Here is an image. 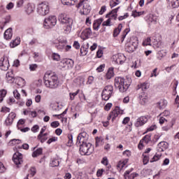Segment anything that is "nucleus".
<instances>
[{"label":"nucleus","instance_id":"f257e3e1","mask_svg":"<svg viewBox=\"0 0 179 179\" xmlns=\"http://www.w3.org/2000/svg\"><path fill=\"white\" fill-rule=\"evenodd\" d=\"M43 80L46 87H49L50 89H57L58 85H59L58 76L52 73H46L44 75Z\"/></svg>","mask_w":179,"mask_h":179},{"label":"nucleus","instance_id":"f03ea898","mask_svg":"<svg viewBox=\"0 0 179 179\" xmlns=\"http://www.w3.org/2000/svg\"><path fill=\"white\" fill-rule=\"evenodd\" d=\"M115 87L119 89L120 92L124 93V92H127V90H128V88L129 87V84L127 83V81H125V79H124V78L116 77L115 78Z\"/></svg>","mask_w":179,"mask_h":179},{"label":"nucleus","instance_id":"7ed1b4c3","mask_svg":"<svg viewBox=\"0 0 179 179\" xmlns=\"http://www.w3.org/2000/svg\"><path fill=\"white\" fill-rule=\"evenodd\" d=\"M80 153L82 156H90L94 152V146L90 143L79 144Z\"/></svg>","mask_w":179,"mask_h":179},{"label":"nucleus","instance_id":"20e7f679","mask_svg":"<svg viewBox=\"0 0 179 179\" xmlns=\"http://www.w3.org/2000/svg\"><path fill=\"white\" fill-rule=\"evenodd\" d=\"M58 20L62 23V24H66L68 30H71V29H72V24H73V20H72V18L62 13L59 15Z\"/></svg>","mask_w":179,"mask_h":179},{"label":"nucleus","instance_id":"39448f33","mask_svg":"<svg viewBox=\"0 0 179 179\" xmlns=\"http://www.w3.org/2000/svg\"><path fill=\"white\" fill-rule=\"evenodd\" d=\"M36 10L41 16H45L50 13V5L48 3L42 2L38 5Z\"/></svg>","mask_w":179,"mask_h":179},{"label":"nucleus","instance_id":"423d86ee","mask_svg":"<svg viewBox=\"0 0 179 179\" xmlns=\"http://www.w3.org/2000/svg\"><path fill=\"white\" fill-rule=\"evenodd\" d=\"M83 6V11H81L83 15H89L90 10H92V7L89 3V0H80L79 3L76 6V8H79Z\"/></svg>","mask_w":179,"mask_h":179},{"label":"nucleus","instance_id":"0eeeda50","mask_svg":"<svg viewBox=\"0 0 179 179\" xmlns=\"http://www.w3.org/2000/svg\"><path fill=\"white\" fill-rule=\"evenodd\" d=\"M118 9H120V7L113 9L111 12L106 15V17L110 18H108L106 21H104L102 23V26H111V24H110V23H111V19H113V20H117V17L118 16V15H117V12H118Z\"/></svg>","mask_w":179,"mask_h":179},{"label":"nucleus","instance_id":"6e6552de","mask_svg":"<svg viewBox=\"0 0 179 179\" xmlns=\"http://www.w3.org/2000/svg\"><path fill=\"white\" fill-rule=\"evenodd\" d=\"M113 85L106 86L101 94L102 100H105V101L110 100V97H111V95L113 94Z\"/></svg>","mask_w":179,"mask_h":179},{"label":"nucleus","instance_id":"1a4fd4ad","mask_svg":"<svg viewBox=\"0 0 179 179\" xmlns=\"http://www.w3.org/2000/svg\"><path fill=\"white\" fill-rule=\"evenodd\" d=\"M89 136L85 131L80 133L77 137V145H82V143H87Z\"/></svg>","mask_w":179,"mask_h":179},{"label":"nucleus","instance_id":"9d476101","mask_svg":"<svg viewBox=\"0 0 179 179\" xmlns=\"http://www.w3.org/2000/svg\"><path fill=\"white\" fill-rule=\"evenodd\" d=\"M123 110H120V107L116 106L115 109L109 114L108 120H110L112 119V121H114L120 114H122Z\"/></svg>","mask_w":179,"mask_h":179},{"label":"nucleus","instance_id":"9b49d317","mask_svg":"<svg viewBox=\"0 0 179 179\" xmlns=\"http://www.w3.org/2000/svg\"><path fill=\"white\" fill-rule=\"evenodd\" d=\"M13 161L16 166H19L23 163V155L22 153L17 152L13 156Z\"/></svg>","mask_w":179,"mask_h":179},{"label":"nucleus","instance_id":"f8f14e48","mask_svg":"<svg viewBox=\"0 0 179 179\" xmlns=\"http://www.w3.org/2000/svg\"><path fill=\"white\" fill-rule=\"evenodd\" d=\"M152 138V134H149L145 135L143 139H141L140 141V143L138 144V149H142V148H143V142H145V143L148 144L149 143V142H150L151 138Z\"/></svg>","mask_w":179,"mask_h":179},{"label":"nucleus","instance_id":"ddd939ff","mask_svg":"<svg viewBox=\"0 0 179 179\" xmlns=\"http://www.w3.org/2000/svg\"><path fill=\"white\" fill-rule=\"evenodd\" d=\"M136 48H138V43L136 42H133L132 43H128L126 45L125 50L127 52H134V51H135V50H136Z\"/></svg>","mask_w":179,"mask_h":179},{"label":"nucleus","instance_id":"4468645a","mask_svg":"<svg viewBox=\"0 0 179 179\" xmlns=\"http://www.w3.org/2000/svg\"><path fill=\"white\" fill-rule=\"evenodd\" d=\"M148 122V117L145 116H141L138 117L135 123V127H142V125H145Z\"/></svg>","mask_w":179,"mask_h":179},{"label":"nucleus","instance_id":"2eb2a0df","mask_svg":"<svg viewBox=\"0 0 179 179\" xmlns=\"http://www.w3.org/2000/svg\"><path fill=\"white\" fill-rule=\"evenodd\" d=\"M0 68L1 71H8L9 69V62L1 58L0 60Z\"/></svg>","mask_w":179,"mask_h":179},{"label":"nucleus","instance_id":"dca6fc26","mask_svg":"<svg viewBox=\"0 0 179 179\" xmlns=\"http://www.w3.org/2000/svg\"><path fill=\"white\" fill-rule=\"evenodd\" d=\"M66 44H68V41H66V39H60L59 40V43L56 45V48L61 51L62 50H64V48H65Z\"/></svg>","mask_w":179,"mask_h":179},{"label":"nucleus","instance_id":"f3484780","mask_svg":"<svg viewBox=\"0 0 179 179\" xmlns=\"http://www.w3.org/2000/svg\"><path fill=\"white\" fill-rule=\"evenodd\" d=\"M34 9H36V6L33 3H29L25 6V13H27V15H31V13L34 12Z\"/></svg>","mask_w":179,"mask_h":179},{"label":"nucleus","instance_id":"a211bd4d","mask_svg":"<svg viewBox=\"0 0 179 179\" xmlns=\"http://www.w3.org/2000/svg\"><path fill=\"white\" fill-rule=\"evenodd\" d=\"M166 149H169V143L166 141H162L158 144V152H164Z\"/></svg>","mask_w":179,"mask_h":179},{"label":"nucleus","instance_id":"6ab92c4d","mask_svg":"<svg viewBox=\"0 0 179 179\" xmlns=\"http://www.w3.org/2000/svg\"><path fill=\"white\" fill-rule=\"evenodd\" d=\"M6 78L10 83H13V82H15V74H13V71L11 70L10 71H8L6 75Z\"/></svg>","mask_w":179,"mask_h":179},{"label":"nucleus","instance_id":"aec40b11","mask_svg":"<svg viewBox=\"0 0 179 179\" xmlns=\"http://www.w3.org/2000/svg\"><path fill=\"white\" fill-rule=\"evenodd\" d=\"M103 23V18H99L94 22L93 29L94 30H99L100 25Z\"/></svg>","mask_w":179,"mask_h":179},{"label":"nucleus","instance_id":"412c9836","mask_svg":"<svg viewBox=\"0 0 179 179\" xmlns=\"http://www.w3.org/2000/svg\"><path fill=\"white\" fill-rule=\"evenodd\" d=\"M12 28H8L5 32H4V38L6 40H10L12 38Z\"/></svg>","mask_w":179,"mask_h":179},{"label":"nucleus","instance_id":"4be33fe9","mask_svg":"<svg viewBox=\"0 0 179 179\" xmlns=\"http://www.w3.org/2000/svg\"><path fill=\"white\" fill-rule=\"evenodd\" d=\"M61 1L63 5H67L68 6H71L72 5H75V3H76V1L78 0H61Z\"/></svg>","mask_w":179,"mask_h":179},{"label":"nucleus","instance_id":"5701e85b","mask_svg":"<svg viewBox=\"0 0 179 179\" xmlns=\"http://www.w3.org/2000/svg\"><path fill=\"white\" fill-rule=\"evenodd\" d=\"M121 30H122V24H119L117 28L115 29L113 31V36L117 37L120 33H121Z\"/></svg>","mask_w":179,"mask_h":179},{"label":"nucleus","instance_id":"b1692460","mask_svg":"<svg viewBox=\"0 0 179 179\" xmlns=\"http://www.w3.org/2000/svg\"><path fill=\"white\" fill-rule=\"evenodd\" d=\"M20 44V38H17L15 40H13L10 43V47L11 48H15V47H17Z\"/></svg>","mask_w":179,"mask_h":179},{"label":"nucleus","instance_id":"393cba45","mask_svg":"<svg viewBox=\"0 0 179 179\" xmlns=\"http://www.w3.org/2000/svg\"><path fill=\"white\" fill-rule=\"evenodd\" d=\"M49 19L48 22H50V24L54 27L57 24V17L55 15H51L48 17Z\"/></svg>","mask_w":179,"mask_h":179},{"label":"nucleus","instance_id":"a878e982","mask_svg":"<svg viewBox=\"0 0 179 179\" xmlns=\"http://www.w3.org/2000/svg\"><path fill=\"white\" fill-rule=\"evenodd\" d=\"M7 94L8 91H6V90L3 89L0 90V103H2L3 101V99H5Z\"/></svg>","mask_w":179,"mask_h":179},{"label":"nucleus","instance_id":"bb28decb","mask_svg":"<svg viewBox=\"0 0 179 179\" xmlns=\"http://www.w3.org/2000/svg\"><path fill=\"white\" fill-rule=\"evenodd\" d=\"M49 18H45L43 22V27L45 29H51L52 27V24H51V22L48 21Z\"/></svg>","mask_w":179,"mask_h":179},{"label":"nucleus","instance_id":"cd10ccee","mask_svg":"<svg viewBox=\"0 0 179 179\" xmlns=\"http://www.w3.org/2000/svg\"><path fill=\"white\" fill-rule=\"evenodd\" d=\"M83 36L86 37L87 38L90 37L92 35V29L90 28H87L83 31Z\"/></svg>","mask_w":179,"mask_h":179},{"label":"nucleus","instance_id":"c85d7f7f","mask_svg":"<svg viewBox=\"0 0 179 179\" xmlns=\"http://www.w3.org/2000/svg\"><path fill=\"white\" fill-rule=\"evenodd\" d=\"M113 77H114V69L110 68L106 73V79H111Z\"/></svg>","mask_w":179,"mask_h":179},{"label":"nucleus","instance_id":"c756f323","mask_svg":"<svg viewBox=\"0 0 179 179\" xmlns=\"http://www.w3.org/2000/svg\"><path fill=\"white\" fill-rule=\"evenodd\" d=\"M43 154V148H38L32 153V157H37Z\"/></svg>","mask_w":179,"mask_h":179},{"label":"nucleus","instance_id":"7c9ffc66","mask_svg":"<svg viewBox=\"0 0 179 179\" xmlns=\"http://www.w3.org/2000/svg\"><path fill=\"white\" fill-rule=\"evenodd\" d=\"M167 103V101L163 100L162 101H159L157 103V108H159V110H162V108H164L166 107V103Z\"/></svg>","mask_w":179,"mask_h":179},{"label":"nucleus","instance_id":"2f4dec72","mask_svg":"<svg viewBox=\"0 0 179 179\" xmlns=\"http://www.w3.org/2000/svg\"><path fill=\"white\" fill-rule=\"evenodd\" d=\"M162 157V153L157 154L156 153L152 159L150 160V163H153L154 162H157V160H160Z\"/></svg>","mask_w":179,"mask_h":179},{"label":"nucleus","instance_id":"473e14b6","mask_svg":"<svg viewBox=\"0 0 179 179\" xmlns=\"http://www.w3.org/2000/svg\"><path fill=\"white\" fill-rule=\"evenodd\" d=\"M65 64H67L68 68H73V64H74L73 60L69 59L65 61Z\"/></svg>","mask_w":179,"mask_h":179},{"label":"nucleus","instance_id":"72a5a7b5","mask_svg":"<svg viewBox=\"0 0 179 179\" xmlns=\"http://www.w3.org/2000/svg\"><path fill=\"white\" fill-rule=\"evenodd\" d=\"M52 59H53V61H59L61 56L58 55V53H52Z\"/></svg>","mask_w":179,"mask_h":179},{"label":"nucleus","instance_id":"f704fd0d","mask_svg":"<svg viewBox=\"0 0 179 179\" xmlns=\"http://www.w3.org/2000/svg\"><path fill=\"white\" fill-rule=\"evenodd\" d=\"M59 166V161L58 159H53L50 163L51 167H58Z\"/></svg>","mask_w":179,"mask_h":179},{"label":"nucleus","instance_id":"c9c22d12","mask_svg":"<svg viewBox=\"0 0 179 179\" xmlns=\"http://www.w3.org/2000/svg\"><path fill=\"white\" fill-rule=\"evenodd\" d=\"M9 143L10 145H19L20 143H22V141L20 139H12Z\"/></svg>","mask_w":179,"mask_h":179},{"label":"nucleus","instance_id":"e433bc0d","mask_svg":"<svg viewBox=\"0 0 179 179\" xmlns=\"http://www.w3.org/2000/svg\"><path fill=\"white\" fill-rule=\"evenodd\" d=\"M79 92L80 90H78L76 92H73V93H70V100H75V96H78V94H79Z\"/></svg>","mask_w":179,"mask_h":179},{"label":"nucleus","instance_id":"4c0bfd02","mask_svg":"<svg viewBox=\"0 0 179 179\" xmlns=\"http://www.w3.org/2000/svg\"><path fill=\"white\" fill-rule=\"evenodd\" d=\"M87 50H88V48H85L84 46H82L80 48V54H81V55H87Z\"/></svg>","mask_w":179,"mask_h":179},{"label":"nucleus","instance_id":"58836bf2","mask_svg":"<svg viewBox=\"0 0 179 179\" xmlns=\"http://www.w3.org/2000/svg\"><path fill=\"white\" fill-rule=\"evenodd\" d=\"M5 122H6V125H7V126L12 125V124L13 123V119L10 118V117H9V116H8Z\"/></svg>","mask_w":179,"mask_h":179},{"label":"nucleus","instance_id":"ea45409f","mask_svg":"<svg viewBox=\"0 0 179 179\" xmlns=\"http://www.w3.org/2000/svg\"><path fill=\"white\" fill-rule=\"evenodd\" d=\"M171 5L173 8H178V6H179V0H175L174 1H172V3H171Z\"/></svg>","mask_w":179,"mask_h":179},{"label":"nucleus","instance_id":"a19ab883","mask_svg":"<svg viewBox=\"0 0 179 179\" xmlns=\"http://www.w3.org/2000/svg\"><path fill=\"white\" fill-rule=\"evenodd\" d=\"M143 162L144 165L148 164V163H149V157L143 155Z\"/></svg>","mask_w":179,"mask_h":179},{"label":"nucleus","instance_id":"79ce46f5","mask_svg":"<svg viewBox=\"0 0 179 179\" xmlns=\"http://www.w3.org/2000/svg\"><path fill=\"white\" fill-rule=\"evenodd\" d=\"M128 33H129V29L128 28H127L124 29L123 34L122 36V41L124 40L125 37H127V34H128Z\"/></svg>","mask_w":179,"mask_h":179},{"label":"nucleus","instance_id":"37998d69","mask_svg":"<svg viewBox=\"0 0 179 179\" xmlns=\"http://www.w3.org/2000/svg\"><path fill=\"white\" fill-rule=\"evenodd\" d=\"M13 95L17 100L20 99V94L19 93V92H17V90L13 91Z\"/></svg>","mask_w":179,"mask_h":179},{"label":"nucleus","instance_id":"c03bdc74","mask_svg":"<svg viewBox=\"0 0 179 179\" xmlns=\"http://www.w3.org/2000/svg\"><path fill=\"white\" fill-rule=\"evenodd\" d=\"M52 128H57V127H59V122L58 121H55V122H52L51 124H50Z\"/></svg>","mask_w":179,"mask_h":179},{"label":"nucleus","instance_id":"a18cd8bd","mask_svg":"<svg viewBox=\"0 0 179 179\" xmlns=\"http://www.w3.org/2000/svg\"><path fill=\"white\" fill-rule=\"evenodd\" d=\"M143 13V12H137L136 10H135V11H133L132 16H134V17H137V16L142 15Z\"/></svg>","mask_w":179,"mask_h":179},{"label":"nucleus","instance_id":"49530a36","mask_svg":"<svg viewBox=\"0 0 179 179\" xmlns=\"http://www.w3.org/2000/svg\"><path fill=\"white\" fill-rule=\"evenodd\" d=\"M104 68H106V64H101V65L96 69V70L98 71V72H103V71H104Z\"/></svg>","mask_w":179,"mask_h":179},{"label":"nucleus","instance_id":"de8ad7c7","mask_svg":"<svg viewBox=\"0 0 179 179\" xmlns=\"http://www.w3.org/2000/svg\"><path fill=\"white\" fill-rule=\"evenodd\" d=\"M23 3H24V1L18 0L17 1V8H22V6H23Z\"/></svg>","mask_w":179,"mask_h":179},{"label":"nucleus","instance_id":"09e8293b","mask_svg":"<svg viewBox=\"0 0 179 179\" xmlns=\"http://www.w3.org/2000/svg\"><path fill=\"white\" fill-rule=\"evenodd\" d=\"M152 40L150 38H148L144 42H143V45H151L150 42Z\"/></svg>","mask_w":179,"mask_h":179},{"label":"nucleus","instance_id":"8fccbe9b","mask_svg":"<svg viewBox=\"0 0 179 179\" xmlns=\"http://www.w3.org/2000/svg\"><path fill=\"white\" fill-rule=\"evenodd\" d=\"M103 141V138L101 137H97L96 138V143H95V146L96 148H97L99 146V143H100V142H101Z\"/></svg>","mask_w":179,"mask_h":179},{"label":"nucleus","instance_id":"3c124183","mask_svg":"<svg viewBox=\"0 0 179 179\" xmlns=\"http://www.w3.org/2000/svg\"><path fill=\"white\" fill-rule=\"evenodd\" d=\"M129 16V15H128V13H127L124 15L118 17V20H124V19H127V17H128Z\"/></svg>","mask_w":179,"mask_h":179},{"label":"nucleus","instance_id":"603ef678","mask_svg":"<svg viewBox=\"0 0 179 179\" xmlns=\"http://www.w3.org/2000/svg\"><path fill=\"white\" fill-rule=\"evenodd\" d=\"M157 128V126H156L155 124H154V125H152L151 127H150L148 129H147V131H148V132H150V131H155V129H156Z\"/></svg>","mask_w":179,"mask_h":179},{"label":"nucleus","instance_id":"864d4df0","mask_svg":"<svg viewBox=\"0 0 179 179\" xmlns=\"http://www.w3.org/2000/svg\"><path fill=\"white\" fill-rule=\"evenodd\" d=\"M73 47L74 48H76V50H79L80 48V44H79V42L76 41L73 43Z\"/></svg>","mask_w":179,"mask_h":179},{"label":"nucleus","instance_id":"5fc2aeb1","mask_svg":"<svg viewBox=\"0 0 179 179\" xmlns=\"http://www.w3.org/2000/svg\"><path fill=\"white\" fill-rule=\"evenodd\" d=\"M106 6H102L101 8V10H99V15H103V13H105V11L106 10Z\"/></svg>","mask_w":179,"mask_h":179},{"label":"nucleus","instance_id":"6e6d98bb","mask_svg":"<svg viewBox=\"0 0 179 179\" xmlns=\"http://www.w3.org/2000/svg\"><path fill=\"white\" fill-rule=\"evenodd\" d=\"M118 4H119V3H117V1L113 0V1H110V8H114L115 6H117V5H118Z\"/></svg>","mask_w":179,"mask_h":179},{"label":"nucleus","instance_id":"4d7b16f0","mask_svg":"<svg viewBox=\"0 0 179 179\" xmlns=\"http://www.w3.org/2000/svg\"><path fill=\"white\" fill-rule=\"evenodd\" d=\"M14 6L13 3L10 2L7 6H6V9H8V10H10V9H13Z\"/></svg>","mask_w":179,"mask_h":179},{"label":"nucleus","instance_id":"13d9d810","mask_svg":"<svg viewBox=\"0 0 179 179\" xmlns=\"http://www.w3.org/2000/svg\"><path fill=\"white\" fill-rule=\"evenodd\" d=\"M153 76H155V78H156L157 76V68H155L152 71V73H151V78H153Z\"/></svg>","mask_w":179,"mask_h":179},{"label":"nucleus","instance_id":"bf43d9fd","mask_svg":"<svg viewBox=\"0 0 179 179\" xmlns=\"http://www.w3.org/2000/svg\"><path fill=\"white\" fill-rule=\"evenodd\" d=\"M111 107H113V103H107L106 106H105V110H106V111H108V110H110V108H111Z\"/></svg>","mask_w":179,"mask_h":179},{"label":"nucleus","instance_id":"052dcab7","mask_svg":"<svg viewBox=\"0 0 179 179\" xmlns=\"http://www.w3.org/2000/svg\"><path fill=\"white\" fill-rule=\"evenodd\" d=\"M96 56H97L98 58H101V57H103V50H99L96 52Z\"/></svg>","mask_w":179,"mask_h":179},{"label":"nucleus","instance_id":"680f3d73","mask_svg":"<svg viewBox=\"0 0 179 179\" xmlns=\"http://www.w3.org/2000/svg\"><path fill=\"white\" fill-rule=\"evenodd\" d=\"M9 111H10V108L6 107H3L1 110V113H9Z\"/></svg>","mask_w":179,"mask_h":179},{"label":"nucleus","instance_id":"e2e57ef3","mask_svg":"<svg viewBox=\"0 0 179 179\" xmlns=\"http://www.w3.org/2000/svg\"><path fill=\"white\" fill-rule=\"evenodd\" d=\"M36 103H40L41 101V95H36L35 96Z\"/></svg>","mask_w":179,"mask_h":179},{"label":"nucleus","instance_id":"0e129e2a","mask_svg":"<svg viewBox=\"0 0 179 179\" xmlns=\"http://www.w3.org/2000/svg\"><path fill=\"white\" fill-rule=\"evenodd\" d=\"M30 71H36L37 69V64H31L29 66Z\"/></svg>","mask_w":179,"mask_h":179},{"label":"nucleus","instance_id":"69168bd1","mask_svg":"<svg viewBox=\"0 0 179 179\" xmlns=\"http://www.w3.org/2000/svg\"><path fill=\"white\" fill-rule=\"evenodd\" d=\"M93 80H94V78L93 76H90L87 80L88 85H92V83H93Z\"/></svg>","mask_w":179,"mask_h":179},{"label":"nucleus","instance_id":"338daca9","mask_svg":"<svg viewBox=\"0 0 179 179\" xmlns=\"http://www.w3.org/2000/svg\"><path fill=\"white\" fill-rule=\"evenodd\" d=\"M40 127H38V125L36 124L34 125L32 128H31V131L32 132H37V130L39 129Z\"/></svg>","mask_w":179,"mask_h":179},{"label":"nucleus","instance_id":"774afa93","mask_svg":"<svg viewBox=\"0 0 179 179\" xmlns=\"http://www.w3.org/2000/svg\"><path fill=\"white\" fill-rule=\"evenodd\" d=\"M71 178H72V175L70 173H67L64 176L65 179H71Z\"/></svg>","mask_w":179,"mask_h":179}]
</instances>
